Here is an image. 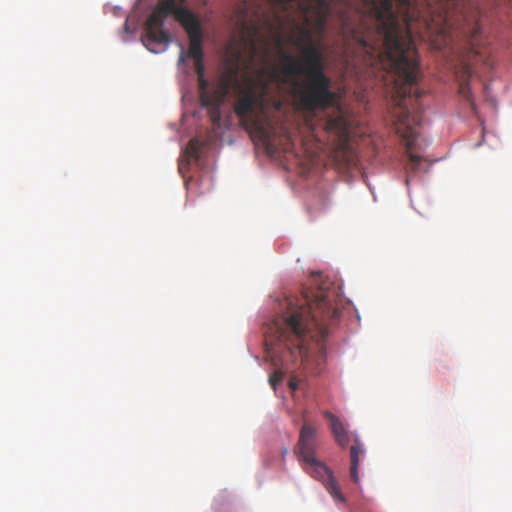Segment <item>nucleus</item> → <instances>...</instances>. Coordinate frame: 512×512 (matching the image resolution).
I'll use <instances>...</instances> for the list:
<instances>
[{
    "mask_svg": "<svg viewBox=\"0 0 512 512\" xmlns=\"http://www.w3.org/2000/svg\"><path fill=\"white\" fill-rule=\"evenodd\" d=\"M274 18L277 22H280V16L277 15L278 11L288 12L290 8L294 7L299 0H267Z\"/></svg>",
    "mask_w": 512,
    "mask_h": 512,
    "instance_id": "nucleus-13",
    "label": "nucleus"
},
{
    "mask_svg": "<svg viewBox=\"0 0 512 512\" xmlns=\"http://www.w3.org/2000/svg\"><path fill=\"white\" fill-rule=\"evenodd\" d=\"M353 444L350 447V478L355 483H359V474L358 467L360 461L365 456V448L364 444L360 440L359 436L354 433L353 435Z\"/></svg>",
    "mask_w": 512,
    "mask_h": 512,
    "instance_id": "nucleus-12",
    "label": "nucleus"
},
{
    "mask_svg": "<svg viewBox=\"0 0 512 512\" xmlns=\"http://www.w3.org/2000/svg\"><path fill=\"white\" fill-rule=\"evenodd\" d=\"M322 485L337 506L346 504V497L333 471L322 463Z\"/></svg>",
    "mask_w": 512,
    "mask_h": 512,
    "instance_id": "nucleus-10",
    "label": "nucleus"
},
{
    "mask_svg": "<svg viewBox=\"0 0 512 512\" xmlns=\"http://www.w3.org/2000/svg\"><path fill=\"white\" fill-rule=\"evenodd\" d=\"M328 12L329 3L322 0V71L328 65L323 38ZM321 79L322 120L324 117L328 118L325 130L334 135L330 156L341 168L354 167L357 165L358 156L351 144V135L356 120L345 101L347 89L340 84L332 90L330 79L323 72Z\"/></svg>",
    "mask_w": 512,
    "mask_h": 512,
    "instance_id": "nucleus-2",
    "label": "nucleus"
},
{
    "mask_svg": "<svg viewBox=\"0 0 512 512\" xmlns=\"http://www.w3.org/2000/svg\"><path fill=\"white\" fill-rule=\"evenodd\" d=\"M347 305L340 279L322 272V340L339 329L342 311Z\"/></svg>",
    "mask_w": 512,
    "mask_h": 512,
    "instance_id": "nucleus-7",
    "label": "nucleus"
},
{
    "mask_svg": "<svg viewBox=\"0 0 512 512\" xmlns=\"http://www.w3.org/2000/svg\"><path fill=\"white\" fill-rule=\"evenodd\" d=\"M180 47H181V51H180V55H179V59H178L179 65L183 64L186 60L184 47L182 45Z\"/></svg>",
    "mask_w": 512,
    "mask_h": 512,
    "instance_id": "nucleus-19",
    "label": "nucleus"
},
{
    "mask_svg": "<svg viewBox=\"0 0 512 512\" xmlns=\"http://www.w3.org/2000/svg\"><path fill=\"white\" fill-rule=\"evenodd\" d=\"M245 86L238 85L239 98L234 105L235 114L244 123H249L262 134H267L266 122L269 111H281V100L271 97L267 82L261 78H246Z\"/></svg>",
    "mask_w": 512,
    "mask_h": 512,
    "instance_id": "nucleus-6",
    "label": "nucleus"
},
{
    "mask_svg": "<svg viewBox=\"0 0 512 512\" xmlns=\"http://www.w3.org/2000/svg\"><path fill=\"white\" fill-rule=\"evenodd\" d=\"M323 415L328 420L329 428L336 443L341 448H346L350 442V436L343 421L331 412H325Z\"/></svg>",
    "mask_w": 512,
    "mask_h": 512,
    "instance_id": "nucleus-11",
    "label": "nucleus"
},
{
    "mask_svg": "<svg viewBox=\"0 0 512 512\" xmlns=\"http://www.w3.org/2000/svg\"><path fill=\"white\" fill-rule=\"evenodd\" d=\"M444 22H463L471 53L492 67L489 51L484 46L481 11L476 0H438ZM353 17L342 19L343 77L360 75L363 67L384 70L395 76L394 129H419L423 94L418 88L419 58L409 21L412 0H347Z\"/></svg>",
    "mask_w": 512,
    "mask_h": 512,
    "instance_id": "nucleus-1",
    "label": "nucleus"
},
{
    "mask_svg": "<svg viewBox=\"0 0 512 512\" xmlns=\"http://www.w3.org/2000/svg\"><path fill=\"white\" fill-rule=\"evenodd\" d=\"M287 301L289 312L275 319L269 327L266 336L268 353L282 354L283 361H288V357L306 360L311 351L312 327L318 325L316 316L310 304L293 306L291 300Z\"/></svg>",
    "mask_w": 512,
    "mask_h": 512,
    "instance_id": "nucleus-3",
    "label": "nucleus"
},
{
    "mask_svg": "<svg viewBox=\"0 0 512 512\" xmlns=\"http://www.w3.org/2000/svg\"><path fill=\"white\" fill-rule=\"evenodd\" d=\"M289 387L291 388L292 391H295L298 387L297 382L295 380L291 379L289 381Z\"/></svg>",
    "mask_w": 512,
    "mask_h": 512,
    "instance_id": "nucleus-20",
    "label": "nucleus"
},
{
    "mask_svg": "<svg viewBox=\"0 0 512 512\" xmlns=\"http://www.w3.org/2000/svg\"><path fill=\"white\" fill-rule=\"evenodd\" d=\"M229 83L230 80L228 78L222 79L220 84L213 91H209L208 81L205 77H198L200 102L202 106L209 109L210 118L214 124L220 122V107L229 93Z\"/></svg>",
    "mask_w": 512,
    "mask_h": 512,
    "instance_id": "nucleus-9",
    "label": "nucleus"
},
{
    "mask_svg": "<svg viewBox=\"0 0 512 512\" xmlns=\"http://www.w3.org/2000/svg\"><path fill=\"white\" fill-rule=\"evenodd\" d=\"M302 468L314 479L320 478V462L317 459V429L304 422L297 451Z\"/></svg>",
    "mask_w": 512,
    "mask_h": 512,
    "instance_id": "nucleus-8",
    "label": "nucleus"
},
{
    "mask_svg": "<svg viewBox=\"0 0 512 512\" xmlns=\"http://www.w3.org/2000/svg\"><path fill=\"white\" fill-rule=\"evenodd\" d=\"M281 81L290 86L297 104L305 110L320 106V50L308 46L300 58L280 50Z\"/></svg>",
    "mask_w": 512,
    "mask_h": 512,
    "instance_id": "nucleus-5",
    "label": "nucleus"
},
{
    "mask_svg": "<svg viewBox=\"0 0 512 512\" xmlns=\"http://www.w3.org/2000/svg\"><path fill=\"white\" fill-rule=\"evenodd\" d=\"M186 0H160L145 24L142 42L153 53L163 52L171 42V35L164 29L169 15L181 24L189 37L188 56L193 60L203 59V32L198 16L183 4Z\"/></svg>",
    "mask_w": 512,
    "mask_h": 512,
    "instance_id": "nucleus-4",
    "label": "nucleus"
},
{
    "mask_svg": "<svg viewBox=\"0 0 512 512\" xmlns=\"http://www.w3.org/2000/svg\"><path fill=\"white\" fill-rule=\"evenodd\" d=\"M282 380V373L280 371H274L270 377H269V383L270 385L276 389V385L281 382Z\"/></svg>",
    "mask_w": 512,
    "mask_h": 512,
    "instance_id": "nucleus-17",
    "label": "nucleus"
},
{
    "mask_svg": "<svg viewBox=\"0 0 512 512\" xmlns=\"http://www.w3.org/2000/svg\"><path fill=\"white\" fill-rule=\"evenodd\" d=\"M294 6H297L301 13L303 14V16L307 17L308 13L313 9H315V13H318V9L320 7V0H313V3L311 4H303L300 3V1H298L296 4H294Z\"/></svg>",
    "mask_w": 512,
    "mask_h": 512,
    "instance_id": "nucleus-15",
    "label": "nucleus"
},
{
    "mask_svg": "<svg viewBox=\"0 0 512 512\" xmlns=\"http://www.w3.org/2000/svg\"><path fill=\"white\" fill-rule=\"evenodd\" d=\"M459 94L464 98L466 99L467 101L470 102L472 108L474 109V102H473V99H472V94H471V90H470V86L467 82H462L459 86Z\"/></svg>",
    "mask_w": 512,
    "mask_h": 512,
    "instance_id": "nucleus-16",
    "label": "nucleus"
},
{
    "mask_svg": "<svg viewBox=\"0 0 512 512\" xmlns=\"http://www.w3.org/2000/svg\"><path fill=\"white\" fill-rule=\"evenodd\" d=\"M204 143L197 138H193L187 144L184 153L188 159L198 160Z\"/></svg>",
    "mask_w": 512,
    "mask_h": 512,
    "instance_id": "nucleus-14",
    "label": "nucleus"
},
{
    "mask_svg": "<svg viewBox=\"0 0 512 512\" xmlns=\"http://www.w3.org/2000/svg\"><path fill=\"white\" fill-rule=\"evenodd\" d=\"M194 65H195V72L197 74V77L204 76L203 59H195L194 60Z\"/></svg>",
    "mask_w": 512,
    "mask_h": 512,
    "instance_id": "nucleus-18",
    "label": "nucleus"
}]
</instances>
